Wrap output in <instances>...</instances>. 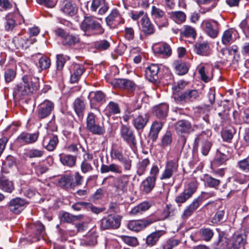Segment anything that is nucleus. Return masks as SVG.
Returning a JSON list of instances; mask_svg holds the SVG:
<instances>
[{
	"instance_id": "1",
	"label": "nucleus",
	"mask_w": 249,
	"mask_h": 249,
	"mask_svg": "<svg viewBox=\"0 0 249 249\" xmlns=\"http://www.w3.org/2000/svg\"><path fill=\"white\" fill-rule=\"evenodd\" d=\"M22 82L17 84L14 88V95L18 97L27 96L36 92L39 88V79L32 73L24 75Z\"/></svg>"
},
{
	"instance_id": "2",
	"label": "nucleus",
	"mask_w": 249,
	"mask_h": 249,
	"mask_svg": "<svg viewBox=\"0 0 249 249\" xmlns=\"http://www.w3.org/2000/svg\"><path fill=\"white\" fill-rule=\"evenodd\" d=\"M246 241L247 237L245 233H235L228 239L221 232L219 233L218 239L215 244L222 249H240L244 246Z\"/></svg>"
},
{
	"instance_id": "3",
	"label": "nucleus",
	"mask_w": 249,
	"mask_h": 249,
	"mask_svg": "<svg viewBox=\"0 0 249 249\" xmlns=\"http://www.w3.org/2000/svg\"><path fill=\"white\" fill-rule=\"evenodd\" d=\"M85 36H90L103 34L104 29L101 24L92 17H85L80 25Z\"/></svg>"
},
{
	"instance_id": "4",
	"label": "nucleus",
	"mask_w": 249,
	"mask_h": 249,
	"mask_svg": "<svg viewBox=\"0 0 249 249\" xmlns=\"http://www.w3.org/2000/svg\"><path fill=\"white\" fill-rule=\"evenodd\" d=\"M214 196L213 192H202L201 194L193 201L184 209L181 218L186 220L191 216L193 213L198 208L203 200L209 198Z\"/></svg>"
},
{
	"instance_id": "5",
	"label": "nucleus",
	"mask_w": 249,
	"mask_h": 249,
	"mask_svg": "<svg viewBox=\"0 0 249 249\" xmlns=\"http://www.w3.org/2000/svg\"><path fill=\"white\" fill-rule=\"evenodd\" d=\"M211 135V131L209 130H206L202 131L199 134L195 140L194 143L195 148H197L199 142H202L201 152L204 156L208 155L211 148L212 143L208 140Z\"/></svg>"
},
{
	"instance_id": "6",
	"label": "nucleus",
	"mask_w": 249,
	"mask_h": 249,
	"mask_svg": "<svg viewBox=\"0 0 249 249\" xmlns=\"http://www.w3.org/2000/svg\"><path fill=\"white\" fill-rule=\"evenodd\" d=\"M96 115L92 112H89L86 119V128L93 134L101 135L105 132L103 123L101 124L96 123Z\"/></svg>"
},
{
	"instance_id": "7",
	"label": "nucleus",
	"mask_w": 249,
	"mask_h": 249,
	"mask_svg": "<svg viewBox=\"0 0 249 249\" xmlns=\"http://www.w3.org/2000/svg\"><path fill=\"white\" fill-rule=\"evenodd\" d=\"M151 15L159 29L168 26V19L165 12L161 9L155 5L152 6Z\"/></svg>"
},
{
	"instance_id": "8",
	"label": "nucleus",
	"mask_w": 249,
	"mask_h": 249,
	"mask_svg": "<svg viewBox=\"0 0 249 249\" xmlns=\"http://www.w3.org/2000/svg\"><path fill=\"white\" fill-rule=\"evenodd\" d=\"M133 124L138 130H142L149 121L150 115L145 111H135L132 114Z\"/></svg>"
},
{
	"instance_id": "9",
	"label": "nucleus",
	"mask_w": 249,
	"mask_h": 249,
	"mask_svg": "<svg viewBox=\"0 0 249 249\" xmlns=\"http://www.w3.org/2000/svg\"><path fill=\"white\" fill-rule=\"evenodd\" d=\"M121 218L118 215H108L100 220V228L102 230L117 229L120 226Z\"/></svg>"
},
{
	"instance_id": "10",
	"label": "nucleus",
	"mask_w": 249,
	"mask_h": 249,
	"mask_svg": "<svg viewBox=\"0 0 249 249\" xmlns=\"http://www.w3.org/2000/svg\"><path fill=\"white\" fill-rule=\"evenodd\" d=\"M201 26L205 33L212 38H216L219 31V24L215 20L212 19L204 20L201 23Z\"/></svg>"
},
{
	"instance_id": "11",
	"label": "nucleus",
	"mask_w": 249,
	"mask_h": 249,
	"mask_svg": "<svg viewBox=\"0 0 249 249\" xmlns=\"http://www.w3.org/2000/svg\"><path fill=\"white\" fill-rule=\"evenodd\" d=\"M129 176L121 175L115 178L113 186L115 192L119 195L126 193L128 190Z\"/></svg>"
},
{
	"instance_id": "12",
	"label": "nucleus",
	"mask_w": 249,
	"mask_h": 249,
	"mask_svg": "<svg viewBox=\"0 0 249 249\" xmlns=\"http://www.w3.org/2000/svg\"><path fill=\"white\" fill-rule=\"evenodd\" d=\"M197 188L196 183L195 182H190L184 191L177 196L175 198V201L177 203H184L196 192Z\"/></svg>"
},
{
	"instance_id": "13",
	"label": "nucleus",
	"mask_w": 249,
	"mask_h": 249,
	"mask_svg": "<svg viewBox=\"0 0 249 249\" xmlns=\"http://www.w3.org/2000/svg\"><path fill=\"white\" fill-rule=\"evenodd\" d=\"M199 95L196 89H190L181 93L178 96H175L174 99L178 103H185L194 101L199 97Z\"/></svg>"
},
{
	"instance_id": "14",
	"label": "nucleus",
	"mask_w": 249,
	"mask_h": 249,
	"mask_svg": "<svg viewBox=\"0 0 249 249\" xmlns=\"http://www.w3.org/2000/svg\"><path fill=\"white\" fill-rule=\"evenodd\" d=\"M120 134L123 140L130 146L135 147L137 142L134 134L133 131L130 127L122 124L120 128Z\"/></svg>"
},
{
	"instance_id": "15",
	"label": "nucleus",
	"mask_w": 249,
	"mask_h": 249,
	"mask_svg": "<svg viewBox=\"0 0 249 249\" xmlns=\"http://www.w3.org/2000/svg\"><path fill=\"white\" fill-rule=\"evenodd\" d=\"M155 221V220L152 218L131 220L128 222L127 228L131 231L138 232L143 230Z\"/></svg>"
},
{
	"instance_id": "16",
	"label": "nucleus",
	"mask_w": 249,
	"mask_h": 249,
	"mask_svg": "<svg viewBox=\"0 0 249 249\" xmlns=\"http://www.w3.org/2000/svg\"><path fill=\"white\" fill-rule=\"evenodd\" d=\"M36 41L35 38L28 39L26 37L21 36L20 34H18L13 38V43L15 47L19 50L26 49Z\"/></svg>"
},
{
	"instance_id": "17",
	"label": "nucleus",
	"mask_w": 249,
	"mask_h": 249,
	"mask_svg": "<svg viewBox=\"0 0 249 249\" xmlns=\"http://www.w3.org/2000/svg\"><path fill=\"white\" fill-rule=\"evenodd\" d=\"M178 160H171L166 163L165 169L160 177V179H167L171 178L178 170Z\"/></svg>"
},
{
	"instance_id": "18",
	"label": "nucleus",
	"mask_w": 249,
	"mask_h": 249,
	"mask_svg": "<svg viewBox=\"0 0 249 249\" xmlns=\"http://www.w3.org/2000/svg\"><path fill=\"white\" fill-rule=\"evenodd\" d=\"M39 135L38 132L33 133L22 132L17 138L16 141L23 145L33 143L37 140Z\"/></svg>"
},
{
	"instance_id": "19",
	"label": "nucleus",
	"mask_w": 249,
	"mask_h": 249,
	"mask_svg": "<svg viewBox=\"0 0 249 249\" xmlns=\"http://www.w3.org/2000/svg\"><path fill=\"white\" fill-rule=\"evenodd\" d=\"M28 204L24 199L20 197H16L12 199L9 203L10 211L13 213L19 214L23 211Z\"/></svg>"
},
{
	"instance_id": "20",
	"label": "nucleus",
	"mask_w": 249,
	"mask_h": 249,
	"mask_svg": "<svg viewBox=\"0 0 249 249\" xmlns=\"http://www.w3.org/2000/svg\"><path fill=\"white\" fill-rule=\"evenodd\" d=\"M54 108L53 102L46 100L41 103L38 107V116L40 118H45L49 116Z\"/></svg>"
},
{
	"instance_id": "21",
	"label": "nucleus",
	"mask_w": 249,
	"mask_h": 249,
	"mask_svg": "<svg viewBox=\"0 0 249 249\" xmlns=\"http://www.w3.org/2000/svg\"><path fill=\"white\" fill-rule=\"evenodd\" d=\"M59 142L58 137L53 134H48L44 138L43 145L48 151H53Z\"/></svg>"
},
{
	"instance_id": "22",
	"label": "nucleus",
	"mask_w": 249,
	"mask_h": 249,
	"mask_svg": "<svg viewBox=\"0 0 249 249\" xmlns=\"http://www.w3.org/2000/svg\"><path fill=\"white\" fill-rule=\"evenodd\" d=\"M71 75L70 77V82L74 83L78 82L81 76L85 71L84 67L81 64H74L70 69Z\"/></svg>"
},
{
	"instance_id": "23",
	"label": "nucleus",
	"mask_w": 249,
	"mask_h": 249,
	"mask_svg": "<svg viewBox=\"0 0 249 249\" xmlns=\"http://www.w3.org/2000/svg\"><path fill=\"white\" fill-rule=\"evenodd\" d=\"M175 129L178 134L183 135L188 134L192 130V125L189 121L181 120L176 123Z\"/></svg>"
},
{
	"instance_id": "24",
	"label": "nucleus",
	"mask_w": 249,
	"mask_h": 249,
	"mask_svg": "<svg viewBox=\"0 0 249 249\" xmlns=\"http://www.w3.org/2000/svg\"><path fill=\"white\" fill-rule=\"evenodd\" d=\"M142 31L146 36L153 34L155 32L154 25L147 16H143L141 19Z\"/></svg>"
},
{
	"instance_id": "25",
	"label": "nucleus",
	"mask_w": 249,
	"mask_h": 249,
	"mask_svg": "<svg viewBox=\"0 0 249 249\" xmlns=\"http://www.w3.org/2000/svg\"><path fill=\"white\" fill-rule=\"evenodd\" d=\"M107 24L109 26L117 25L118 24L123 23L124 19L122 18L118 10L114 9L111 13L106 18Z\"/></svg>"
},
{
	"instance_id": "26",
	"label": "nucleus",
	"mask_w": 249,
	"mask_h": 249,
	"mask_svg": "<svg viewBox=\"0 0 249 249\" xmlns=\"http://www.w3.org/2000/svg\"><path fill=\"white\" fill-rule=\"evenodd\" d=\"M111 84L115 87L128 90H133L135 88V84L127 79H115L111 82Z\"/></svg>"
},
{
	"instance_id": "27",
	"label": "nucleus",
	"mask_w": 249,
	"mask_h": 249,
	"mask_svg": "<svg viewBox=\"0 0 249 249\" xmlns=\"http://www.w3.org/2000/svg\"><path fill=\"white\" fill-rule=\"evenodd\" d=\"M159 67L157 64H151L148 66L145 71V76L150 81L156 82L158 79V74L159 71Z\"/></svg>"
},
{
	"instance_id": "28",
	"label": "nucleus",
	"mask_w": 249,
	"mask_h": 249,
	"mask_svg": "<svg viewBox=\"0 0 249 249\" xmlns=\"http://www.w3.org/2000/svg\"><path fill=\"white\" fill-rule=\"evenodd\" d=\"M100 171L102 174L111 172L121 175L123 169L120 165L112 163L109 165L103 164L101 166Z\"/></svg>"
},
{
	"instance_id": "29",
	"label": "nucleus",
	"mask_w": 249,
	"mask_h": 249,
	"mask_svg": "<svg viewBox=\"0 0 249 249\" xmlns=\"http://www.w3.org/2000/svg\"><path fill=\"white\" fill-rule=\"evenodd\" d=\"M194 51L197 54L202 56H208L211 53L209 44L208 42L196 43L194 45Z\"/></svg>"
},
{
	"instance_id": "30",
	"label": "nucleus",
	"mask_w": 249,
	"mask_h": 249,
	"mask_svg": "<svg viewBox=\"0 0 249 249\" xmlns=\"http://www.w3.org/2000/svg\"><path fill=\"white\" fill-rule=\"evenodd\" d=\"M61 10L66 15L72 16L76 12V8L70 0H62L60 4Z\"/></svg>"
},
{
	"instance_id": "31",
	"label": "nucleus",
	"mask_w": 249,
	"mask_h": 249,
	"mask_svg": "<svg viewBox=\"0 0 249 249\" xmlns=\"http://www.w3.org/2000/svg\"><path fill=\"white\" fill-rule=\"evenodd\" d=\"M162 126L163 123L161 121H155L152 123L150 127L149 137L153 142L157 140Z\"/></svg>"
},
{
	"instance_id": "32",
	"label": "nucleus",
	"mask_w": 249,
	"mask_h": 249,
	"mask_svg": "<svg viewBox=\"0 0 249 249\" xmlns=\"http://www.w3.org/2000/svg\"><path fill=\"white\" fill-rule=\"evenodd\" d=\"M165 233L163 231H158L148 235L146 238V244L149 247L156 245L160 237Z\"/></svg>"
},
{
	"instance_id": "33",
	"label": "nucleus",
	"mask_w": 249,
	"mask_h": 249,
	"mask_svg": "<svg viewBox=\"0 0 249 249\" xmlns=\"http://www.w3.org/2000/svg\"><path fill=\"white\" fill-rule=\"evenodd\" d=\"M88 98L90 102V107L91 108H93V106L96 103L105 101V95L101 91H92L89 93Z\"/></svg>"
},
{
	"instance_id": "34",
	"label": "nucleus",
	"mask_w": 249,
	"mask_h": 249,
	"mask_svg": "<svg viewBox=\"0 0 249 249\" xmlns=\"http://www.w3.org/2000/svg\"><path fill=\"white\" fill-rule=\"evenodd\" d=\"M80 38L78 35L67 33L65 37L62 40V44L65 46H72L79 43Z\"/></svg>"
},
{
	"instance_id": "35",
	"label": "nucleus",
	"mask_w": 249,
	"mask_h": 249,
	"mask_svg": "<svg viewBox=\"0 0 249 249\" xmlns=\"http://www.w3.org/2000/svg\"><path fill=\"white\" fill-rule=\"evenodd\" d=\"M155 184L156 180H155V179L147 177L142 181L141 188L144 193L148 194L153 190Z\"/></svg>"
},
{
	"instance_id": "36",
	"label": "nucleus",
	"mask_w": 249,
	"mask_h": 249,
	"mask_svg": "<svg viewBox=\"0 0 249 249\" xmlns=\"http://www.w3.org/2000/svg\"><path fill=\"white\" fill-rule=\"evenodd\" d=\"M168 106L166 104H161L154 108V113L159 118H164L166 117Z\"/></svg>"
},
{
	"instance_id": "37",
	"label": "nucleus",
	"mask_w": 249,
	"mask_h": 249,
	"mask_svg": "<svg viewBox=\"0 0 249 249\" xmlns=\"http://www.w3.org/2000/svg\"><path fill=\"white\" fill-rule=\"evenodd\" d=\"M59 156L60 161L63 165L70 167L75 165L76 160V157L75 156L71 155L62 154H60Z\"/></svg>"
},
{
	"instance_id": "38",
	"label": "nucleus",
	"mask_w": 249,
	"mask_h": 249,
	"mask_svg": "<svg viewBox=\"0 0 249 249\" xmlns=\"http://www.w3.org/2000/svg\"><path fill=\"white\" fill-rule=\"evenodd\" d=\"M73 176L71 175L67 174L59 179L58 184L61 187L69 188L73 186Z\"/></svg>"
},
{
	"instance_id": "39",
	"label": "nucleus",
	"mask_w": 249,
	"mask_h": 249,
	"mask_svg": "<svg viewBox=\"0 0 249 249\" xmlns=\"http://www.w3.org/2000/svg\"><path fill=\"white\" fill-rule=\"evenodd\" d=\"M150 164V160L148 158L140 160L136 165V173L139 176L144 175L147 166Z\"/></svg>"
},
{
	"instance_id": "40",
	"label": "nucleus",
	"mask_w": 249,
	"mask_h": 249,
	"mask_svg": "<svg viewBox=\"0 0 249 249\" xmlns=\"http://www.w3.org/2000/svg\"><path fill=\"white\" fill-rule=\"evenodd\" d=\"M168 14L170 18L178 23H181L186 20V15L181 11H172Z\"/></svg>"
},
{
	"instance_id": "41",
	"label": "nucleus",
	"mask_w": 249,
	"mask_h": 249,
	"mask_svg": "<svg viewBox=\"0 0 249 249\" xmlns=\"http://www.w3.org/2000/svg\"><path fill=\"white\" fill-rule=\"evenodd\" d=\"M151 205L148 202H143L134 207L130 211L132 214L138 215L142 214L150 207Z\"/></svg>"
},
{
	"instance_id": "42",
	"label": "nucleus",
	"mask_w": 249,
	"mask_h": 249,
	"mask_svg": "<svg viewBox=\"0 0 249 249\" xmlns=\"http://www.w3.org/2000/svg\"><path fill=\"white\" fill-rule=\"evenodd\" d=\"M180 34L185 37L195 38L196 32L193 27L189 25H184L181 30Z\"/></svg>"
},
{
	"instance_id": "43",
	"label": "nucleus",
	"mask_w": 249,
	"mask_h": 249,
	"mask_svg": "<svg viewBox=\"0 0 249 249\" xmlns=\"http://www.w3.org/2000/svg\"><path fill=\"white\" fill-rule=\"evenodd\" d=\"M75 112L79 116L83 115V112L85 108V104L84 101L79 98H76L73 104Z\"/></svg>"
},
{
	"instance_id": "44",
	"label": "nucleus",
	"mask_w": 249,
	"mask_h": 249,
	"mask_svg": "<svg viewBox=\"0 0 249 249\" xmlns=\"http://www.w3.org/2000/svg\"><path fill=\"white\" fill-rule=\"evenodd\" d=\"M0 189L4 192L11 193L14 189V183L12 181L8 179H0Z\"/></svg>"
},
{
	"instance_id": "45",
	"label": "nucleus",
	"mask_w": 249,
	"mask_h": 249,
	"mask_svg": "<svg viewBox=\"0 0 249 249\" xmlns=\"http://www.w3.org/2000/svg\"><path fill=\"white\" fill-rule=\"evenodd\" d=\"M107 114L108 116L118 114L120 113V109L117 103L110 102L106 107Z\"/></svg>"
},
{
	"instance_id": "46",
	"label": "nucleus",
	"mask_w": 249,
	"mask_h": 249,
	"mask_svg": "<svg viewBox=\"0 0 249 249\" xmlns=\"http://www.w3.org/2000/svg\"><path fill=\"white\" fill-rule=\"evenodd\" d=\"M235 133V129L233 128H230L223 130L221 132V136L224 141L230 142Z\"/></svg>"
},
{
	"instance_id": "47",
	"label": "nucleus",
	"mask_w": 249,
	"mask_h": 249,
	"mask_svg": "<svg viewBox=\"0 0 249 249\" xmlns=\"http://www.w3.org/2000/svg\"><path fill=\"white\" fill-rule=\"evenodd\" d=\"M174 65L176 72L178 75H184L188 72V68L184 63L176 61L174 63Z\"/></svg>"
},
{
	"instance_id": "48",
	"label": "nucleus",
	"mask_w": 249,
	"mask_h": 249,
	"mask_svg": "<svg viewBox=\"0 0 249 249\" xmlns=\"http://www.w3.org/2000/svg\"><path fill=\"white\" fill-rule=\"evenodd\" d=\"M157 52L163 55L169 56L172 53V50L168 44L163 43L158 47Z\"/></svg>"
},
{
	"instance_id": "49",
	"label": "nucleus",
	"mask_w": 249,
	"mask_h": 249,
	"mask_svg": "<svg viewBox=\"0 0 249 249\" xmlns=\"http://www.w3.org/2000/svg\"><path fill=\"white\" fill-rule=\"evenodd\" d=\"M204 181L207 186L214 188L217 187L220 183L219 179H215L209 175L205 176Z\"/></svg>"
},
{
	"instance_id": "50",
	"label": "nucleus",
	"mask_w": 249,
	"mask_h": 249,
	"mask_svg": "<svg viewBox=\"0 0 249 249\" xmlns=\"http://www.w3.org/2000/svg\"><path fill=\"white\" fill-rule=\"evenodd\" d=\"M200 234L206 241L211 240L213 236V231L210 228H202L199 231Z\"/></svg>"
},
{
	"instance_id": "51",
	"label": "nucleus",
	"mask_w": 249,
	"mask_h": 249,
	"mask_svg": "<svg viewBox=\"0 0 249 249\" xmlns=\"http://www.w3.org/2000/svg\"><path fill=\"white\" fill-rule=\"evenodd\" d=\"M74 215L66 212H61L59 214V218L61 222L71 223L73 222Z\"/></svg>"
},
{
	"instance_id": "52",
	"label": "nucleus",
	"mask_w": 249,
	"mask_h": 249,
	"mask_svg": "<svg viewBox=\"0 0 249 249\" xmlns=\"http://www.w3.org/2000/svg\"><path fill=\"white\" fill-rule=\"evenodd\" d=\"M180 243L179 240L174 238L168 239L163 245V249H173Z\"/></svg>"
},
{
	"instance_id": "53",
	"label": "nucleus",
	"mask_w": 249,
	"mask_h": 249,
	"mask_svg": "<svg viewBox=\"0 0 249 249\" xmlns=\"http://www.w3.org/2000/svg\"><path fill=\"white\" fill-rule=\"evenodd\" d=\"M232 31L231 29L226 30L222 36V42L227 45L232 41Z\"/></svg>"
},
{
	"instance_id": "54",
	"label": "nucleus",
	"mask_w": 249,
	"mask_h": 249,
	"mask_svg": "<svg viewBox=\"0 0 249 249\" xmlns=\"http://www.w3.org/2000/svg\"><path fill=\"white\" fill-rule=\"evenodd\" d=\"M51 65V60L46 56H41L39 58L38 62V67L42 70H46L50 67Z\"/></svg>"
},
{
	"instance_id": "55",
	"label": "nucleus",
	"mask_w": 249,
	"mask_h": 249,
	"mask_svg": "<svg viewBox=\"0 0 249 249\" xmlns=\"http://www.w3.org/2000/svg\"><path fill=\"white\" fill-rule=\"evenodd\" d=\"M121 238L124 243L129 246L135 247L138 244L137 238L135 237L122 235Z\"/></svg>"
},
{
	"instance_id": "56",
	"label": "nucleus",
	"mask_w": 249,
	"mask_h": 249,
	"mask_svg": "<svg viewBox=\"0 0 249 249\" xmlns=\"http://www.w3.org/2000/svg\"><path fill=\"white\" fill-rule=\"evenodd\" d=\"M44 151L37 149H31L26 153V156L29 158H40L44 154Z\"/></svg>"
},
{
	"instance_id": "57",
	"label": "nucleus",
	"mask_w": 249,
	"mask_h": 249,
	"mask_svg": "<svg viewBox=\"0 0 249 249\" xmlns=\"http://www.w3.org/2000/svg\"><path fill=\"white\" fill-rule=\"evenodd\" d=\"M172 142V134L170 131H167L161 140V145L163 147L170 145Z\"/></svg>"
},
{
	"instance_id": "58",
	"label": "nucleus",
	"mask_w": 249,
	"mask_h": 249,
	"mask_svg": "<svg viewBox=\"0 0 249 249\" xmlns=\"http://www.w3.org/2000/svg\"><path fill=\"white\" fill-rule=\"evenodd\" d=\"M238 167L245 172H249V158L239 160L237 163Z\"/></svg>"
},
{
	"instance_id": "59",
	"label": "nucleus",
	"mask_w": 249,
	"mask_h": 249,
	"mask_svg": "<svg viewBox=\"0 0 249 249\" xmlns=\"http://www.w3.org/2000/svg\"><path fill=\"white\" fill-rule=\"evenodd\" d=\"M224 213L223 210L218 211L213 217L211 222L213 224H217L223 220Z\"/></svg>"
},
{
	"instance_id": "60",
	"label": "nucleus",
	"mask_w": 249,
	"mask_h": 249,
	"mask_svg": "<svg viewBox=\"0 0 249 249\" xmlns=\"http://www.w3.org/2000/svg\"><path fill=\"white\" fill-rule=\"evenodd\" d=\"M35 226L38 234V237L36 239V241H38L40 239V238L43 237L45 234V227L40 222H36Z\"/></svg>"
},
{
	"instance_id": "61",
	"label": "nucleus",
	"mask_w": 249,
	"mask_h": 249,
	"mask_svg": "<svg viewBox=\"0 0 249 249\" xmlns=\"http://www.w3.org/2000/svg\"><path fill=\"white\" fill-rule=\"evenodd\" d=\"M110 157L112 159L117 160L119 161L122 160L125 158L121 151L115 149H111Z\"/></svg>"
},
{
	"instance_id": "62",
	"label": "nucleus",
	"mask_w": 249,
	"mask_h": 249,
	"mask_svg": "<svg viewBox=\"0 0 249 249\" xmlns=\"http://www.w3.org/2000/svg\"><path fill=\"white\" fill-rule=\"evenodd\" d=\"M110 46V43L106 40H102L96 42L95 43V47L97 49L103 51L107 49Z\"/></svg>"
},
{
	"instance_id": "63",
	"label": "nucleus",
	"mask_w": 249,
	"mask_h": 249,
	"mask_svg": "<svg viewBox=\"0 0 249 249\" xmlns=\"http://www.w3.org/2000/svg\"><path fill=\"white\" fill-rule=\"evenodd\" d=\"M16 22L14 19L9 16H7L5 18V28L7 31L12 30L15 26Z\"/></svg>"
},
{
	"instance_id": "64",
	"label": "nucleus",
	"mask_w": 249,
	"mask_h": 249,
	"mask_svg": "<svg viewBox=\"0 0 249 249\" xmlns=\"http://www.w3.org/2000/svg\"><path fill=\"white\" fill-rule=\"evenodd\" d=\"M36 174L40 176L45 173L48 170L47 167L43 163H39L35 166Z\"/></svg>"
}]
</instances>
